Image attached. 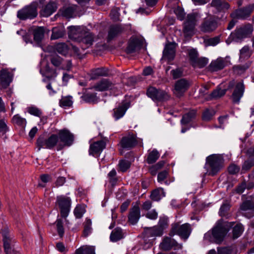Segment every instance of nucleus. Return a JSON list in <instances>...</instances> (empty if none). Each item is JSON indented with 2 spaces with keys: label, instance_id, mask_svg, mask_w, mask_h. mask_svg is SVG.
Wrapping results in <instances>:
<instances>
[{
  "label": "nucleus",
  "instance_id": "1",
  "mask_svg": "<svg viewBox=\"0 0 254 254\" xmlns=\"http://www.w3.org/2000/svg\"><path fill=\"white\" fill-rule=\"evenodd\" d=\"M226 222L222 219L219 220L211 232H208L204 235V238L217 244H220L228 233L229 228Z\"/></svg>",
  "mask_w": 254,
  "mask_h": 254
},
{
  "label": "nucleus",
  "instance_id": "2",
  "mask_svg": "<svg viewBox=\"0 0 254 254\" xmlns=\"http://www.w3.org/2000/svg\"><path fill=\"white\" fill-rule=\"evenodd\" d=\"M224 159L220 154H212L206 157L205 168L208 175H216L224 167Z\"/></svg>",
  "mask_w": 254,
  "mask_h": 254
},
{
  "label": "nucleus",
  "instance_id": "3",
  "mask_svg": "<svg viewBox=\"0 0 254 254\" xmlns=\"http://www.w3.org/2000/svg\"><path fill=\"white\" fill-rule=\"evenodd\" d=\"M253 31V26L250 24L237 27L231 33L226 40V42L227 44H230L233 41L240 42L244 39L250 36Z\"/></svg>",
  "mask_w": 254,
  "mask_h": 254
},
{
  "label": "nucleus",
  "instance_id": "4",
  "mask_svg": "<svg viewBox=\"0 0 254 254\" xmlns=\"http://www.w3.org/2000/svg\"><path fill=\"white\" fill-rule=\"evenodd\" d=\"M145 40L140 34L132 35L128 40V59L136 57L143 48Z\"/></svg>",
  "mask_w": 254,
  "mask_h": 254
},
{
  "label": "nucleus",
  "instance_id": "5",
  "mask_svg": "<svg viewBox=\"0 0 254 254\" xmlns=\"http://www.w3.org/2000/svg\"><path fill=\"white\" fill-rule=\"evenodd\" d=\"M37 145L38 150L41 148L52 149L56 147L57 150L59 151L64 148V144L60 142L58 136L55 134H52L47 138L40 136L37 140Z\"/></svg>",
  "mask_w": 254,
  "mask_h": 254
},
{
  "label": "nucleus",
  "instance_id": "6",
  "mask_svg": "<svg viewBox=\"0 0 254 254\" xmlns=\"http://www.w3.org/2000/svg\"><path fill=\"white\" fill-rule=\"evenodd\" d=\"M171 226L169 234L170 236L172 237L177 235L184 241L188 239L191 232L190 225L188 223L181 225L179 222H176L172 224Z\"/></svg>",
  "mask_w": 254,
  "mask_h": 254
},
{
  "label": "nucleus",
  "instance_id": "7",
  "mask_svg": "<svg viewBox=\"0 0 254 254\" xmlns=\"http://www.w3.org/2000/svg\"><path fill=\"white\" fill-rule=\"evenodd\" d=\"M221 19L214 15H209L204 18L200 25V30L203 33H210L218 27Z\"/></svg>",
  "mask_w": 254,
  "mask_h": 254
},
{
  "label": "nucleus",
  "instance_id": "8",
  "mask_svg": "<svg viewBox=\"0 0 254 254\" xmlns=\"http://www.w3.org/2000/svg\"><path fill=\"white\" fill-rule=\"evenodd\" d=\"M37 7L38 2L33 1L19 9L17 12V17L21 20L33 19L38 15Z\"/></svg>",
  "mask_w": 254,
  "mask_h": 254
},
{
  "label": "nucleus",
  "instance_id": "9",
  "mask_svg": "<svg viewBox=\"0 0 254 254\" xmlns=\"http://www.w3.org/2000/svg\"><path fill=\"white\" fill-rule=\"evenodd\" d=\"M146 94L155 102H164L170 98V96L165 91L152 86L147 89Z\"/></svg>",
  "mask_w": 254,
  "mask_h": 254
},
{
  "label": "nucleus",
  "instance_id": "10",
  "mask_svg": "<svg viewBox=\"0 0 254 254\" xmlns=\"http://www.w3.org/2000/svg\"><path fill=\"white\" fill-rule=\"evenodd\" d=\"M57 203L60 209L62 217H66L68 215L71 207V199L70 197L64 195L58 196L57 198Z\"/></svg>",
  "mask_w": 254,
  "mask_h": 254
},
{
  "label": "nucleus",
  "instance_id": "11",
  "mask_svg": "<svg viewBox=\"0 0 254 254\" xmlns=\"http://www.w3.org/2000/svg\"><path fill=\"white\" fill-rule=\"evenodd\" d=\"M191 82L186 78L177 80L175 84L174 94L178 98L183 97L190 86Z\"/></svg>",
  "mask_w": 254,
  "mask_h": 254
},
{
  "label": "nucleus",
  "instance_id": "12",
  "mask_svg": "<svg viewBox=\"0 0 254 254\" xmlns=\"http://www.w3.org/2000/svg\"><path fill=\"white\" fill-rule=\"evenodd\" d=\"M161 250L164 251H168L174 248V250L182 249V245L179 244L174 239L171 237H165L159 245Z\"/></svg>",
  "mask_w": 254,
  "mask_h": 254
},
{
  "label": "nucleus",
  "instance_id": "13",
  "mask_svg": "<svg viewBox=\"0 0 254 254\" xmlns=\"http://www.w3.org/2000/svg\"><path fill=\"white\" fill-rule=\"evenodd\" d=\"M13 74L8 69L3 68L0 70V86L1 88L8 87L12 81Z\"/></svg>",
  "mask_w": 254,
  "mask_h": 254
},
{
  "label": "nucleus",
  "instance_id": "14",
  "mask_svg": "<svg viewBox=\"0 0 254 254\" xmlns=\"http://www.w3.org/2000/svg\"><path fill=\"white\" fill-rule=\"evenodd\" d=\"M46 78L43 79L45 82L49 81L46 85V88L49 91V94L53 95L56 93V91L53 89L52 84L55 82V78L57 76V73L55 70L50 69L47 67L46 72Z\"/></svg>",
  "mask_w": 254,
  "mask_h": 254
},
{
  "label": "nucleus",
  "instance_id": "15",
  "mask_svg": "<svg viewBox=\"0 0 254 254\" xmlns=\"http://www.w3.org/2000/svg\"><path fill=\"white\" fill-rule=\"evenodd\" d=\"M196 22V16L194 13L188 15L184 26V32L186 36H191L192 34Z\"/></svg>",
  "mask_w": 254,
  "mask_h": 254
},
{
  "label": "nucleus",
  "instance_id": "16",
  "mask_svg": "<svg viewBox=\"0 0 254 254\" xmlns=\"http://www.w3.org/2000/svg\"><path fill=\"white\" fill-rule=\"evenodd\" d=\"M3 237V247L6 254H17L13 248L12 237L6 230L2 232Z\"/></svg>",
  "mask_w": 254,
  "mask_h": 254
},
{
  "label": "nucleus",
  "instance_id": "17",
  "mask_svg": "<svg viewBox=\"0 0 254 254\" xmlns=\"http://www.w3.org/2000/svg\"><path fill=\"white\" fill-rule=\"evenodd\" d=\"M58 137L60 142L64 144V147L65 146H70L73 141V135L66 129L60 130L58 133Z\"/></svg>",
  "mask_w": 254,
  "mask_h": 254
},
{
  "label": "nucleus",
  "instance_id": "18",
  "mask_svg": "<svg viewBox=\"0 0 254 254\" xmlns=\"http://www.w3.org/2000/svg\"><path fill=\"white\" fill-rule=\"evenodd\" d=\"M241 210L245 212L243 215L250 218L254 216V201L247 200L244 201L240 206Z\"/></svg>",
  "mask_w": 254,
  "mask_h": 254
},
{
  "label": "nucleus",
  "instance_id": "19",
  "mask_svg": "<svg viewBox=\"0 0 254 254\" xmlns=\"http://www.w3.org/2000/svg\"><path fill=\"white\" fill-rule=\"evenodd\" d=\"M140 208L137 202L130 209L128 215V222L131 225H135L140 218Z\"/></svg>",
  "mask_w": 254,
  "mask_h": 254
},
{
  "label": "nucleus",
  "instance_id": "20",
  "mask_svg": "<svg viewBox=\"0 0 254 254\" xmlns=\"http://www.w3.org/2000/svg\"><path fill=\"white\" fill-rule=\"evenodd\" d=\"M176 45L174 43L167 44L163 52V58L166 59L168 62L173 61L175 57Z\"/></svg>",
  "mask_w": 254,
  "mask_h": 254
},
{
  "label": "nucleus",
  "instance_id": "21",
  "mask_svg": "<svg viewBox=\"0 0 254 254\" xmlns=\"http://www.w3.org/2000/svg\"><path fill=\"white\" fill-rule=\"evenodd\" d=\"M68 34L69 37L73 39H79L85 34L86 28L80 26H70L68 27Z\"/></svg>",
  "mask_w": 254,
  "mask_h": 254
},
{
  "label": "nucleus",
  "instance_id": "22",
  "mask_svg": "<svg viewBox=\"0 0 254 254\" xmlns=\"http://www.w3.org/2000/svg\"><path fill=\"white\" fill-rule=\"evenodd\" d=\"M244 90L245 86L242 82H240L236 84L231 96L234 103L238 104L240 102V99L243 95Z\"/></svg>",
  "mask_w": 254,
  "mask_h": 254
},
{
  "label": "nucleus",
  "instance_id": "23",
  "mask_svg": "<svg viewBox=\"0 0 254 254\" xmlns=\"http://www.w3.org/2000/svg\"><path fill=\"white\" fill-rule=\"evenodd\" d=\"M106 147V143L103 140H99L90 145L89 153L90 155H99Z\"/></svg>",
  "mask_w": 254,
  "mask_h": 254
},
{
  "label": "nucleus",
  "instance_id": "24",
  "mask_svg": "<svg viewBox=\"0 0 254 254\" xmlns=\"http://www.w3.org/2000/svg\"><path fill=\"white\" fill-rule=\"evenodd\" d=\"M79 41L80 43L84 45L81 47L82 49L84 50L92 45L94 41V37L92 34L87 31L86 28L85 34H82V36L80 37Z\"/></svg>",
  "mask_w": 254,
  "mask_h": 254
},
{
  "label": "nucleus",
  "instance_id": "25",
  "mask_svg": "<svg viewBox=\"0 0 254 254\" xmlns=\"http://www.w3.org/2000/svg\"><path fill=\"white\" fill-rule=\"evenodd\" d=\"M254 9V4H250L236 11V16L239 19H246L249 17Z\"/></svg>",
  "mask_w": 254,
  "mask_h": 254
},
{
  "label": "nucleus",
  "instance_id": "26",
  "mask_svg": "<svg viewBox=\"0 0 254 254\" xmlns=\"http://www.w3.org/2000/svg\"><path fill=\"white\" fill-rule=\"evenodd\" d=\"M235 85V82L234 80L231 81L229 82L228 86L227 89H221L219 87H217L216 89L214 90L210 94V99H216L220 98L224 96L227 90L231 89Z\"/></svg>",
  "mask_w": 254,
  "mask_h": 254
},
{
  "label": "nucleus",
  "instance_id": "27",
  "mask_svg": "<svg viewBox=\"0 0 254 254\" xmlns=\"http://www.w3.org/2000/svg\"><path fill=\"white\" fill-rule=\"evenodd\" d=\"M127 110V103L126 102H124L118 107L113 109L112 111V116L115 120L117 121L124 116Z\"/></svg>",
  "mask_w": 254,
  "mask_h": 254
},
{
  "label": "nucleus",
  "instance_id": "28",
  "mask_svg": "<svg viewBox=\"0 0 254 254\" xmlns=\"http://www.w3.org/2000/svg\"><path fill=\"white\" fill-rule=\"evenodd\" d=\"M112 83L107 79H103L94 85V88L99 91L111 89L113 87Z\"/></svg>",
  "mask_w": 254,
  "mask_h": 254
},
{
  "label": "nucleus",
  "instance_id": "29",
  "mask_svg": "<svg viewBox=\"0 0 254 254\" xmlns=\"http://www.w3.org/2000/svg\"><path fill=\"white\" fill-rule=\"evenodd\" d=\"M226 66L225 61L223 59L218 58L211 62L208 68L211 71H217L223 69Z\"/></svg>",
  "mask_w": 254,
  "mask_h": 254
},
{
  "label": "nucleus",
  "instance_id": "30",
  "mask_svg": "<svg viewBox=\"0 0 254 254\" xmlns=\"http://www.w3.org/2000/svg\"><path fill=\"white\" fill-rule=\"evenodd\" d=\"M123 31V28L120 25H114L110 26L107 38L108 41H110L119 35Z\"/></svg>",
  "mask_w": 254,
  "mask_h": 254
},
{
  "label": "nucleus",
  "instance_id": "31",
  "mask_svg": "<svg viewBox=\"0 0 254 254\" xmlns=\"http://www.w3.org/2000/svg\"><path fill=\"white\" fill-rule=\"evenodd\" d=\"M197 111L196 110H190L185 114L181 120L182 125H186L194 120L196 117Z\"/></svg>",
  "mask_w": 254,
  "mask_h": 254
},
{
  "label": "nucleus",
  "instance_id": "32",
  "mask_svg": "<svg viewBox=\"0 0 254 254\" xmlns=\"http://www.w3.org/2000/svg\"><path fill=\"white\" fill-rule=\"evenodd\" d=\"M210 5L219 12L228 9L229 8V4L222 0H212Z\"/></svg>",
  "mask_w": 254,
  "mask_h": 254
},
{
  "label": "nucleus",
  "instance_id": "33",
  "mask_svg": "<svg viewBox=\"0 0 254 254\" xmlns=\"http://www.w3.org/2000/svg\"><path fill=\"white\" fill-rule=\"evenodd\" d=\"M145 233L148 237L161 236L163 232L158 226L145 228Z\"/></svg>",
  "mask_w": 254,
  "mask_h": 254
},
{
  "label": "nucleus",
  "instance_id": "34",
  "mask_svg": "<svg viewBox=\"0 0 254 254\" xmlns=\"http://www.w3.org/2000/svg\"><path fill=\"white\" fill-rule=\"evenodd\" d=\"M165 196V192L162 188H159L153 190L150 194L151 199L155 201H159Z\"/></svg>",
  "mask_w": 254,
  "mask_h": 254
},
{
  "label": "nucleus",
  "instance_id": "35",
  "mask_svg": "<svg viewBox=\"0 0 254 254\" xmlns=\"http://www.w3.org/2000/svg\"><path fill=\"white\" fill-rule=\"evenodd\" d=\"M57 9L56 3L51 2L48 3L42 11L43 16L48 17L52 14Z\"/></svg>",
  "mask_w": 254,
  "mask_h": 254
},
{
  "label": "nucleus",
  "instance_id": "36",
  "mask_svg": "<svg viewBox=\"0 0 254 254\" xmlns=\"http://www.w3.org/2000/svg\"><path fill=\"white\" fill-rule=\"evenodd\" d=\"M45 33L44 29L43 27H37L33 29V34L34 40L37 43H39L44 37Z\"/></svg>",
  "mask_w": 254,
  "mask_h": 254
},
{
  "label": "nucleus",
  "instance_id": "37",
  "mask_svg": "<svg viewBox=\"0 0 254 254\" xmlns=\"http://www.w3.org/2000/svg\"><path fill=\"white\" fill-rule=\"evenodd\" d=\"M123 238V231L121 228H117L112 231L111 233L110 239L112 242H116Z\"/></svg>",
  "mask_w": 254,
  "mask_h": 254
},
{
  "label": "nucleus",
  "instance_id": "38",
  "mask_svg": "<svg viewBox=\"0 0 254 254\" xmlns=\"http://www.w3.org/2000/svg\"><path fill=\"white\" fill-rule=\"evenodd\" d=\"M64 34V31L62 27H54L52 29V34L51 36L52 40H56L62 38Z\"/></svg>",
  "mask_w": 254,
  "mask_h": 254
},
{
  "label": "nucleus",
  "instance_id": "39",
  "mask_svg": "<svg viewBox=\"0 0 254 254\" xmlns=\"http://www.w3.org/2000/svg\"><path fill=\"white\" fill-rule=\"evenodd\" d=\"M230 206L229 201L226 200L220 208L219 212L220 216L221 217H227L229 215L228 212Z\"/></svg>",
  "mask_w": 254,
  "mask_h": 254
},
{
  "label": "nucleus",
  "instance_id": "40",
  "mask_svg": "<svg viewBox=\"0 0 254 254\" xmlns=\"http://www.w3.org/2000/svg\"><path fill=\"white\" fill-rule=\"evenodd\" d=\"M84 230L83 235L86 237L88 236L92 231V221L89 218H86L85 222L83 223Z\"/></svg>",
  "mask_w": 254,
  "mask_h": 254
},
{
  "label": "nucleus",
  "instance_id": "41",
  "mask_svg": "<svg viewBox=\"0 0 254 254\" xmlns=\"http://www.w3.org/2000/svg\"><path fill=\"white\" fill-rule=\"evenodd\" d=\"M215 114L212 108L205 109L202 113V119L203 121L208 122L210 121Z\"/></svg>",
  "mask_w": 254,
  "mask_h": 254
},
{
  "label": "nucleus",
  "instance_id": "42",
  "mask_svg": "<svg viewBox=\"0 0 254 254\" xmlns=\"http://www.w3.org/2000/svg\"><path fill=\"white\" fill-rule=\"evenodd\" d=\"M159 153L156 149H153L150 152L147 158L146 162L148 164H151L155 163L159 157Z\"/></svg>",
  "mask_w": 254,
  "mask_h": 254
},
{
  "label": "nucleus",
  "instance_id": "43",
  "mask_svg": "<svg viewBox=\"0 0 254 254\" xmlns=\"http://www.w3.org/2000/svg\"><path fill=\"white\" fill-rule=\"evenodd\" d=\"M250 65L251 63L247 62L244 64L235 65L233 67V69L237 74H241L244 73L250 67Z\"/></svg>",
  "mask_w": 254,
  "mask_h": 254
},
{
  "label": "nucleus",
  "instance_id": "44",
  "mask_svg": "<svg viewBox=\"0 0 254 254\" xmlns=\"http://www.w3.org/2000/svg\"><path fill=\"white\" fill-rule=\"evenodd\" d=\"M108 74V71L104 68H99L93 70L91 73V78L95 79L98 76H106Z\"/></svg>",
  "mask_w": 254,
  "mask_h": 254
},
{
  "label": "nucleus",
  "instance_id": "45",
  "mask_svg": "<svg viewBox=\"0 0 254 254\" xmlns=\"http://www.w3.org/2000/svg\"><path fill=\"white\" fill-rule=\"evenodd\" d=\"M83 100L86 103H95L98 102L96 93H87L82 96Z\"/></svg>",
  "mask_w": 254,
  "mask_h": 254
},
{
  "label": "nucleus",
  "instance_id": "46",
  "mask_svg": "<svg viewBox=\"0 0 254 254\" xmlns=\"http://www.w3.org/2000/svg\"><path fill=\"white\" fill-rule=\"evenodd\" d=\"M76 10L75 6H71L63 8L62 11V14L63 16L70 18L72 17L73 15Z\"/></svg>",
  "mask_w": 254,
  "mask_h": 254
},
{
  "label": "nucleus",
  "instance_id": "47",
  "mask_svg": "<svg viewBox=\"0 0 254 254\" xmlns=\"http://www.w3.org/2000/svg\"><path fill=\"white\" fill-rule=\"evenodd\" d=\"M12 122L13 124L22 127H25L27 123L26 119L21 117L18 114L15 115L13 117Z\"/></svg>",
  "mask_w": 254,
  "mask_h": 254
},
{
  "label": "nucleus",
  "instance_id": "48",
  "mask_svg": "<svg viewBox=\"0 0 254 254\" xmlns=\"http://www.w3.org/2000/svg\"><path fill=\"white\" fill-rule=\"evenodd\" d=\"M243 231L244 227L241 224H236L233 228V238L235 239L239 237Z\"/></svg>",
  "mask_w": 254,
  "mask_h": 254
},
{
  "label": "nucleus",
  "instance_id": "49",
  "mask_svg": "<svg viewBox=\"0 0 254 254\" xmlns=\"http://www.w3.org/2000/svg\"><path fill=\"white\" fill-rule=\"evenodd\" d=\"M27 112L31 115L40 117L42 115V111L35 106H30L26 108Z\"/></svg>",
  "mask_w": 254,
  "mask_h": 254
},
{
  "label": "nucleus",
  "instance_id": "50",
  "mask_svg": "<svg viewBox=\"0 0 254 254\" xmlns=\"http://www.w3.org/2000/svg\"><path fill=\"white\" fill-rule=\"evenodd\" d=\"M254 166V157L249 156V158L246 160L242 165V170L247 171Z\"/></svg>",
  "mask_w": 254,
  "mask_h": 254
},
{
  "label": "nucleus",
  "instance_id": "51",
  "mask_svg": "<svg viewBox=\"0 0 254 254\" xmlns=\"http://www.w3.org/2000/svg\"><path fill=\"white\" fill-rule=\"evenodd\" d=\"M208 63V59L206 58L201 57L198 58L196 61L192 64V66L193 67H197L198 68L204 67Z\"/></svg>",
  "mask_w": 254,
  "mask_h": 254
},
{
  "label": "nucleus",
  "instance_id": "52",
  "mask_svg": "<svg viewBox=\"0 0 254 254\" xmlns=\"http://www.w3.org/2000/svg\"><path fill=\"white\" fill-rule=\"evenodd\" d=\"M56 49L59 53L63 55L67 54L68 51V46L63 43L58 44L56 46Z\"/></svg>",
  "mask_w": 254,
  "mask_h": 254
},
{
  "label": "nucleus",
  "instance_id": "53",
  "mask_svg": "<svg viewBox=\"0 0 254 254\" xmlns=\"http://www.w3.org/2000/svg\"><path fill=\"white\" fill-rule=\"evenodd\" d=\"M168 218L167 216H161L159 218L157 226L160 228H161L162 231L163 232V231L168 227Z\"/></svg>",
  "mask_w": 254,
  "mask_h": 254
},
{
  "label": "nucleus",
  "instance_id": "54",
  "mask_svg": "<svg viewBox=\"0 0 254 254\" xmlns=\"http://www.w3.org/2000/svg\"><path fill=\"white\" fill-rule=\"evenodd\" d=\"M235 249L232 246L225 247H218L217 254H232V252Z\"/></svg>",
  "mask_w": 254,
  "mask_h": 254
},
{
  "label": "nucleus",
  "instance_id": "55",
  "mask_svg": "<svg viewBox=\"0 0 254 254\" xmlns=\"http://www.w3.org/2000/svg\"><path fill=\"white\" fill-rule=\"evenodd\" d=\"M50 61L51 63L54 66L57 67L60 66L61 65L63 66V64L64 62V59L58 55H55L52 57Z\"/></svg>",
  "mask_w": 254,
  "mask_h": 254
},
{
  "label": "nucleus",
  "instance_id": "56",
  "mask_svg": "<svg viewBox=\"0 0 254 254\" xmlns=\"http://www.w3.org/2000/svg\"><path fill=\"white\" fill-rule=\"evenodd\" d=\"M73 102L71 100V97H63L60 101V105L61 107H67L72 105Z\"/></svg>",
  "mask_w": 254,
  "mask_h": 254
},
{
  "label": "nucleus",
  "instance_id": "57",
  "mask_svg": "<svg viewBox=\"0 0 254 254\" xmlns=\"http://www.w3.org/2000/svg\"><path fill=\"white\" fill-rule=\"evenodd\" d=\"M137 143L136 136L130 132H128V149L134 147Z\"/></svg>",
  "mask_w": 254,
  "mask_h": 254
},
{
  "label": "nucleus",
  "instance_id": "58",
  "mask_svg": "<svg viewBox=\"0 0 254 254\" xmlns=\"http://www.w3.org/2000/svg\"><path fill=\"white\" fill-rule=\"evenodd\" d=\"M220 41L219 36H216L213 38H210L204 40L205 46H215L218 44Z\"/></svg>",
  "mask_w": 254,
  "mask_h": 254
},
{
  "label": "nucleus",
  "instance_id": "59",
  "mask_svg": "<svg viewBox=\"0 0 254 254\" xmlns=\"http://www.w3.org/2000/svg\"><path fill=\"white\" fill-rule=\"evenodd\" d=\"M57 230L58 233L60 237H62L64 233V226H63V221L61 219H58L56 221Z\"/></svg>",
  "mask_w": 254,
  "mask_h": 254
},
{
  "label": "nucleus",
  "instance_id": "60",
  "mask_svg": "<svg viewBox=\"0 0 254 254\" xmlns=\"http://www.w3.org/2000/svg\"><path fill=\"white\" fill-rule=\"evenodd\" d=\"M85 212L84 207L77 205L74 210V214L76 218H81Z\"/></svg>",
  "mask_w": 254,
  "mask_h": 254
},
{
  "label": "nucleus",
  "instance_id": "61",
  "mask_svg": "<svg viewBox=\"0 0 254 254\" xmlns=\"http://www.w3.org/2000/svg\"><path fill=\"white\" fill-rule=\"evenodd\" d=\"M251 56V52L248 46H244L241 50L240 54V59L248 58Z\"/></svg>",
  "mask_w": 254,
  "mask_h": 254
},
{
  "label": "nucleus",
  "instance_id": "62",
  "mask_svg": "<svg viewBox=\"0 0 254 254\" xmlns=\"http://www.w3.org/2000/svg\"><path fill=\"white\" fill-rule=\"evenodd\" d=\"M189 56L192 64L198 58V53L195 49H192L189 51Z\"/></svg>",
  "mask_w": 254,
  "mask_h": 254
},
{
  "label": "nucleus",
  "instance_id": "63",
  "mask_svg": "<svg viewBox=\"0 0 254 254\" xmlns=\"http://www.w3.org/2000/svg\"><path fill=\"white\" fill-rule=\"evenodd\" d=\"M119 11V8L117 7L113 8L112 9L110 13V16L113 20L115 21L120 20V13Z\"/></svg>",
  "mask_w": 254,
  "mask_h": 254
},
{
  "label": "nucleus",
  "instance_id": "64",
  "mask_svg": "<svg viewBox=\"0 0 254 254\" xmlns=\"http://www.w3.org/2000/svg\"><path fill=\"white\" fill-rule=\"evenodd\" d=\"M79 248L82 249L83 254H95V248L93 246H82Z\"/></svg>",
  "mask_w": 254,
  "mask_h": 254
}]
</instances>
